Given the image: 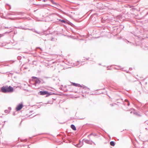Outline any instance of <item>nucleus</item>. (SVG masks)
<instances>
[{"label":"nucleus","mask_w":148,"mask_h":148,"mask_svg":"<svg viewBox=\"0 0 148 148\" xmlns=\"http://www.w3.org/2000/svg\"><path fill=\"white\" fill-rule=\"evenodd\" d=\"M39 93L40 95H46V97L49 96L51 95L55 94L54 93L49 92L48 91L45 90L40 91L39 92Z\"/></svg>","instance_id":"f257e3e1"},{"label":"nucleus","mask_w":148,"mask_h":148,"mask_svg":"<svg viewBox=\"0 0 148 148\" xmlns=\"http://www.w3.org/2000/svg\"><path fill=\"white\" fill-rule=\"evenodd\" d=\"M6 88L7 93H11L13 92L14 91L13 88L10 86H6Z\"/></svg>","instance_id":"f03ea898"},{"label":"nucleus","mask_w":148,"mask_h":148,"mask_svg":"<svg viewBox=\"0 0 148 148\" xmlns=\"http://www.w3.org/2000/svg\"><path fill=\"white\" fill-rule=\"evenodd\" d=\"M23 106L22 103H19L16 108V110L17 111L20 110L23 107Z\"/></svg>","instance_id":"7ed1b4c3"},{"label":"nucleus","mask_w":148,"mask_h":148,"mask_svg":"<svg viewBox=\"0 0 148 148\" xmlns=\"http://www.w3.org/2000/svg\"><path fill=\"white\" fill-rule=\"evenodd\" d=\"M1 92L4 93H7V90L6 88V86H3L1 88Z\"/></svg>","instance_id":"20e7f679"},{"label":"nucleus","mask_w":148,"mask_h":148,"mask_svg":"<svg viewBox=\"0 0 148 148\" xmlns=\"http://www.w3.org/2000/svg\"><path fill=\"white\" fill-rule=\"evenodd\" d=\"M34 81L36 84H39L41 83V81L40 79L38 78H37L36 79L34 80Z\"/></svg>","instance_id":"39448f33"},{"label":"nucleus","mask_w":148,"mask_h":148,"mask_svg":"<svg viewBox=\"0 0 148 148\" xmlns=\"http://www.w3.org/2000/svg\"><path fill=\"white\" fill-rule=\"evenodd\" d=\"M84 142L87 144H88L90 145H92V143H93L95 145V144L94 142H92V140H84Z\"/></svg>","instance_id":"423d86ee"},{"label":"nucleus","mask_w":148,"mask_h":148,"mask_svg":"<svg viewBox=\"0 0 148 148\" xmlns=\"http://www.w3.org/2000/svg\"><path fill=\"white\" fill-rule=\"evenodd\" d=\"M72 85L76 87H82L81 85L78 84L76 83H75L72 82Z\"/></svg>","instance_id":"0eeeda50"},{"label":"nucleus","mask_w":148,"mask_h":148,"mask_svg":"<svg viewBox=\"0 0 148 148\" xmlns=\"http://www.w3.org/2000/svg\"><path fill=\"white\" fill-rule=\"evenodd\" d=\"M83 145V144L82 143V142L80 141H79V143L78 144H77L76 145H75V146L78 147H81Z\"/></svg>","instance_id":"6e6552de"},{"label":"nucleus","mask_w":148,"mask_h":148,"mask_svg":"<svg viewBox=\"0 0 148 148\" xmlns=\"http://www.w3.org/2000/svg\"><path fill=\"white\" fill-rule=\"evenodd\" d=\"M71 127V128L74 130H76V128L74 125L72 124Z\"/></svg>","instance_id":"1a4fd4ad"},{"label":"nucleus","mask_w":148,"mask_h":148,"mask_svg":"<svg viewBox=\"0 0 148 148\" xmlns=\"http://www.w3.org/2000/svg\"><path fill=\"white\" fill-rule=\"evenodd\" d=\"M93 135L94 136H97V135L95 133H91L88 136V137H89L90 136Z\"/></svg>","instance_id":"9d476101"},{"label":"nucleus","mask_w":148,"mask_h":148,"mask_svg":"<svg viewBox=\"0 0 148 148\" xmlns=\"http://www.w3.org/2000/svg\"><path fill=\"white\" fill-rule=\"evenodd\" d=\"M110 144L111 146H114L115 145V143L114 141H111L110 142Z\"/></svg>","instance_id":"9b49d317"},{"label":"nucleus","mask_w":148,"mask_h":148,"mask_svg":"<svg viewBox=\"0 0 148 148\" xmlns=\"http://www.w3.org/2000/svg\"><path fill=\"white\" fill-rule=\"evenodd\" d=\"M59 21L62 23H67L65 21L63 20L59 19Z\"/></svg>","instance_id":"f8f14e48"},{"label":"nucleus","mask_w":148,"mask_h":148,"mask_svg":"<svg viewBox=\"0 0 148 148\" xmlns=\"http://www.w3.org/2000/svg\"><path fill=\"white\" fill-rule=\"evenodd\" d=\"M125 102L127 103V105L128 106H129L130 105V103L129 102V101H128V100L127 99H125Z\"/></svg>","instance_id":"ddd939ff"},{"label":"nucleus","mask_w":148,"mask_h":148,"mask_svg":"<svg viewBox=\"0 0 148 148\" xmlns=\"http://www.w3.org/2000/svg\"><path fill=\"white\" fill-rule=\"evenodd\" d=\"M81 86L82 88H86V89H87L88 90H89V88H88V87H87V86H85L84 85H83V86H82L81 85Z\"/></svg>","instance_id":"4468645a"},{"label":"nucleus","mask_w":148,"mask_h":148,"mask_svg":"<svg viewBox=\"0 0 148 148\" xmlns=\"http://www.w3.org/2000/svg\"><path fill=\"white\" fill-rule=\"evenodd\" d=\"M4 112L5 113H8L9 112L8 110H6L4 111Z\"/></svg>","instance_id":"2eb2a0df"},{"label":"nucleus","mask_w":148,"mask_h":148,"mask_svg":"<svg viewBox=\"0 0 148 148\" xmlns=\"http://www.w3.org/2000/svg\"><path fill=\"white\" fill-rule=\"evenodd\" d=\"M9 15H15L14 12H12V13H10L8 14Z\"/></svg>","instance_id":"dca6fc26"},{"label":"nucleus","mask_w":148,"mask_h":148,"mask_svg":"<svg viewBox=\"0 0 148 148\" xmlns=\"http://www.w3.org/2000/svg\"><path fill=\"white\" fill-rule=\"evenodd\" d=\"M33 32H35L36 33H37V34H39V33L37 31H36L35 29H34L33 30Z\"/></svg>","instance_id":"f3484780"},{"label":"nucleus","mask_w":148,"mask_h":148,"mask_svg":"<svg viewBox=\"0 0 148 148\" xmlns=\"http://www.w3.org/2000/svg\"><path fill=\"white\" fill-rule=\"evenodd\" d=\"M5 35V34H0V38H1V37L3 36H4Z\"/></svg>","instance_id":"a211bd4d"},{"label":"nucleus","mask_w":148,"mask_h":148,"mask_svg":"<svg viewBox=\"0 0 148 148\" xmlns=\"http://www.w3.org/2000/svg\"><path fill=\"white\" fill-rule=\"evenodd\" d=\"M22 29H23L25 30L29 29V28H22Z\"/></svg>","instance_id":"6ab92c4d"},{"label":"nucleus","mask_w":148,"mask_h":148,"mask_svg":"<svg viewBox=\"0 0 148 148\" xmlns=\"http://www.w3.org/2000/svg\"><path fill=\"white\" fill-rule=\"evenodd\" d=\"M38 77H34V76H33L32 77V78L33 79H36Z\"/></svg>","instance_id":"aec40b11"},{"label":"nucleus","mask_w":148,"mask_h":148,"mask_svg":"<svg viewBox=\"0 0 148 148\" xmlns=\"http://www.w3.org/2000/svg\"><path fill=\"white\" fill-rule=\"evenodd\" d=\"M8 109L9 110H11V108L10 107H9L8 108Z\"/></svg>","instance_id":"412c9836"},{"label":"nucleus","mask_w":148,"mask_h":148,"mask_svg":"<svg viewBox=\"0 0 148 148\" xmlns=\"http://www.w3.org/2000/svg\"><path fill=\"white\" fill-rule=\"evenodd\" d=\"M34 29H29V30H32V31H33Z\"/></svg>","instance_id":"4be33fe9"},{"label":"nucleus","mask_w":148,"mask_h":148,"mask_svg":"<svg viewBox=\"0 0 148 148\" xmlns=\"http://www.w3.org/2000/svg\"><path fill=\"white\" fill-rule=\"evenodd\" d=\"M19 28L22 29V28H23V27H18Z\"/></svg>","instance_id":"5701e85b"},{"label":"nucleus","mask_w":148,"mask_h":148,"mask_svg":"<svg viewBox=\"0 0 148 148\" xmlns=\"http://www.w3.org/2000/svg\"><path fill=\"white\" fill-rule=\"evenodd\" d=\"M110 105L111 106H113V104H110Z\"/></svg>","instance_id":"b1692460"},{"label":"nucleus","mask_w":148,"mask_h":148,"mask_svg":"<svg viewBox=\"0 0 148 148\" xmlns=\"http://www.w3.org/2000/svg\"><path fill=\"white\" fill-rule=\"evenodd\" d=\"M129 69L130 70H132V68H130Z\"/></svg>","instance_id":"393cba45"},{"label":"nucleus","mask_w":148,"mask_h":148,"mask_svg":"<svg viewBox=\"0 0 148 148\" xmlns=\"http://www.w3.org/2000/svg\"><path fill=\"white\" fill-rule=\"evenodd\" d=\"M125 41H127V42H129V41H128V40H125Z\"/></svg>","instance_id":"a878e982"},{"label":"nucleus","mask_w":148,"mask_h":148,"mask_svg":"<svg viewBox=\"0 0 148 148\" xmlns=\"http://www.w3.org/2000/svg\"><path fill=\"white\" fill-rule=\"evenodd\" d=\"M126 104H126L125 103H124V105H126Z\"/></svg>","instance_id":"bb28decb"},{"label":"nucleus","mask_w":148,"mask_h":148,"mask_svg":"<svg viewBox=\"0 0 148 148\" xmlns=\"http://www.w3.org/2000/svg\"><path fill=\"white\" fill-rule=\"evenodd\" d=\"M45 1H46V0H43V1L45 2Z\"/></svg>","instance_id":"cd10ccee"},{"label":"nucleus","mask_w":148,"mask_h":148,"mask_svg":"<svg viewBox=\"0 0 148 148\" xmlns=\"http://www.w3.org/2000/svg\"><path fill=\"white\" fill-rule=\"evenodd\" d=\"M20 58V57H18V58L19 59V58Z\"/></svg>","instance_id":"c85d7f7f"},{"label":"nucleus","mask_w":148,"mask_h":148,"mask_svg":"<svg viewBox=\"0 0 148 148\" xmlns=\"http://www.w3.org/2000/svg\"><path fill=\"white\" fill-rule=\"evenodd\" d=\"M5 28H8V27H5Z\"/></svg>","instance_id":"c756f323"},{"label":"nucleus","mask_w":148,"mask_h":148,"mask_svg":"<svg viewBox=\"0 0 148 148\" xmlns=\"http://www.w3.org/2000/svg\"><path fill=\"white\" fill-rule=\"evenodd\" d=\"M53 40V39H51V40Z\"/></svg>","instance_id":"7c9ffc66"},{"label":"nucleus","mask_w":148,"mask_h":148,"mask_svg":"<svg viewBox=\"0 0 148 148\" xmlns=\"http://www.w3.org/2000/svg\"><path fill=\"white\" fill-rule=\"evenodd\" d=\"M132 112H130V113H132Z\"/></svg>","instance_id":"2f4dec72"}]
</instances>
